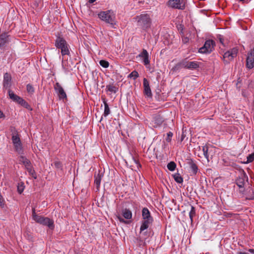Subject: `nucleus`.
I'll use <instances>...</instances> for the list:
<instances>
[{
  "instance_id": "22",
  "label": "nucleus",
  "mask_w": 254,
  "mask_h": 254,
  "mask_svg": "<svg viewBox=\"0 0 254 254\" xmlns=\"http://www.w3.org/2000/svg\"><path fill=\"white\" fill-rule=\"evenodd\" d=\"M19 161L24 165L25 168L32 165L30 160L22 155L19 157Z\"/></svg>"
},
{
  "instance_id": "30",
  "label": "nucleus",
  "mask_w": 254,
  "mask_h": 254,
  "mask_svg": "<svg viewBox=\"0 0 254 254\" xmlns=\"http://www.w3.org/2000/svg\"><path fill=\"white\" fill-rule=\"evenodd\" d=\"M195 207L192 205L190 206V210L189 212V217L191 223L193 222V218L195 216Z\"/></svg>"
},
{
  "instance_id": "18",
  "label": "nucleus",
  "mask_w": 254,
  "mask_h": 254,
  "mask_svg": "<svg viewBox=\"0 0 254 254\" xmlns=\"http://www.w3.org/2000/svg\"><path fill=\"white\" fill-rule=\"evenodd\" d=\"M8 35L6 33L0 35V48L4 47L8 42Z\"/></svg>"
},
{
  "instance_id": "20",
  "label": "nucleus",
  "mask_w": 254,
  "mask_h": 254,
  "mask_svg": "<svg viewBox=\"0 0 254 254\" xmlns=\"http://www.w3.org/2000/svg\"><path fill=\"white\" fill-rule=\"evenodd\" d=\"M11 140L13 144H15V143H17L19 142H21L20 138L17 131L15 130L12 132Z\"/></svg>"
},
{
  "instance_id": "3",
  "label": "nucleus",
  "mask_w": 254,
  "mask_h": 254,
  "mask_svg": "<svg viewBox=\"0 0 254 254\" xmlns=\"http://www.w3.org/2000/svg\"><path fill=\"white\" fill-rule=\"evenodd\" d=\"M32 219L37 223L46 226L49 229L53 230L55 228L54 221L48 217L37 215L35 212V208H32Z\"/></svg>"
},
{
  "instance_id": "47",
  "label": "nucleus",
  "mask_w": 254,
  "mask_h": 254,
  "mask_svg": "<svg viewBox=\"0 0 254 254\" xmlns=\"http://www.w3.org/2000/svg\"><path fill=\"white\" fill-rule=\"evenodd\" d=\"M132 159L133 161V162L136 164L138 166H140V164L139 163L138 161L136 160L133 157H132Z\"/></svg>"
},
{
  "instance_id": "26",
  "label": "nucleus",
  "mask_w": 254,
  "mask_h": 254,
  "mask_svg": "<svg viewBox=\"0 0 254 254\" xmlns=\"http://www.w3.org/2000/svg\"><path fill=\"white\" fill-rule=\"evenodd\" d=\"M148 237V233L147 231H144V230H142L141 231V227L140 228V236L139 237V240L141 242H143L144 240H146Z\"/></svg>"
},
{
  "instance_id": "40",
  "label": "nucleus",
  "mask_w": 254,
  "mask_h": 254,
  "mask_svg": "<svg viewBox=\"0 0 254 254\" xmlns=\"http://www.w3.org/2000/svg\"><path fill=\"white\" fill-rule=\"evenodd\" d=\"M187 60L188 58H185L181 61H180V63L181 64V66L182 68H184L187 69Z\"/></svg>"
},
{
  "instance_id": "29",
  "label": "nucleus",
  "mask_w": 254,
  "mask_h": 254,
  "mask_svg": "<svg viewBox=\"0 0 254 254\" xmlns=\"http://www.w3.org/2000/svg\"><path fill=\"white\" fill-rule=\"evenodd\" d=\"M26 90L27 93L30 95L32 96L34 94L35 92V88L31 84H28L26 85Z\"/></svg>"
},
{
  "instance_id": "7",
  "label": "nucleus",
  "mask_w": 254,
  "mask_h": 254,
  "mask_svg": "<svg viewBox=\"0 0 254 254\" xmlns=\"http://www.w3.org/2000/svg\"><path fill=\"white\" fill-rule=\"evenodd\" d=\"M215 42L212 40H206L203 47L200 48L198 52L201 54H210L214 50Z\"/></svg>"
},
{
  "instance_id": "34",
  "label": "nucleus",
  "mask_w": 254,
  "mask_h": 254,
  "mask_svg": "<svg viewBox=\"0 0 254 254\" xmlns=\"http://www.w3.org/2000/svg\"><path fill=\"white\" fill-rule=\"evenodd\" d=\"M176 168V164L173 161H171L167 164V168L169 170H170L171 171H174L175 170Z\"/></svg>"
},
{
  "instance_id": "42",
  "label": "nucleus",
  "mask_w": 254,
  "mask_h": 254,
  "mask_svg": "<svg viewBox=\"0 0 254 254\" xmlns=\"http://www.w3.org/2000/svg\"><path fill=\"white\" fill-rule=\"evenodd\" d=\"M254 160V152L249 154L247 156V161L246 162L247 163H251L253 162Z\"/></svg>"
},
{
  "instance_id": "39",
  "label": "nucleus",
  "mask_w": 254,
  "mask_h": 254,
  "mask_svg": "<svg viewBox=\"0 0 254 254\" xmlns=\"http://www.w3.org/2000/svg\"><path fill=\"white\" fill-rule=\"evenodd\" d=\"M99 64L101 66L104 68H107L109 65V62L105 60H101Z\"/></svg>"
},
{
  "instance_id": "9",
  "label": "nucleus",
  "mask_w": 254,
  "mask_h": 254,
  "mask_svg": "<svg viewBox=\"0 0 254 254\" xmlns=\"http://www.w3.org/2000/svg\"><path fill=\"white\" fill-rule=\"evenodd\" d=\"M246 66L249 69H252L254 67V47L253 49L248 53Z\"/></svg>"
},
{
  "instance_id": "19",
  "label": "nucleus",
  "mask_w": 254,
  "mask_h": 254,
  "mask_svg": "<svg viewBox=\"0 0 254 254\" xmlns=\"http://www.w3.org/2000/svg\"><path fill=\"white\" fill-rule=\"evenodd\" d=\"M103 177V174L102 173H98V174H95L94 175V183L96 185V189L97 190H99L101 181Z\"/></svg>"
},
{
  "instance_id": "23",
  "label": "nucleus",
  "mask_w": 254,
  "mask_h": 254,
  "mask_svg": "<svg viewBox=\"0 0 254 254\" xmlns=\"http://www.w3.org/2000/svg\"><path fill=\"white\" fill-rule=\"evenodd\" d=\"M122 214L124 217L127 219H130L132 218V212L128 209L125 208L123 209Z\"/></svg>"
},
{
  "instance_id": "24",
  "label": "nucleus",
  "mask_w": 254,
  "mask_h": 254,
  "mask_svg": "<svg viewBox=\"0 0 254 254\" xmlns=\"http://www.w3.org/2000/svg\"><path fill=\"white\" fill-rule=\"evenodd\" d=\"M15 151L19 154L23 153V147L21 142L16 143L13 144Z\"/></svg>"
},
{
  "instance_id": "48",
  "label": "nucleus",
  "mask_w": 254,
  "mask_h": 254,
  "mask_svg": "<svg viewBox=\"0 0 254 254\" xmlns=\"http://www.w3.org/2000/svg\"><path fill=\"white\" fill-rule=\"evenodd\" d=\"M5 115L3 113V112L0 110V118H4Z\"/></svg>"
},
{
  "instance_id": "49",
  "label": "nucleus",
  "mask_w": 254,
  "mask_h": 254,
  "mask_svg": "<svg viewBox=\"0 0 254 254\" xmlns=\"http://www.w3.org/2000/svg\"><path fill=\"white\" fill-rule=\"evenodd\" d=\"M2 202H3L2 196L0 194V205H2Z\"/></svg>"
},
{
  "instance_id": "43",
  "label": "nucleus",
  "mask_w": 254,
  "mask_h": 254,
  "mask_svg": "<svg viewBox=\"0 0 254 254\" xmlns=\"http://www.w3.org/2000/svg\"><path fill=\"white\" fill-rule=\"evenodd\" d=\"M167 136L166 138V140L168 142H170L171 141L173 133L171 131H169L167 133Z\"/></svg>"
},
{
  "instance_id": "53",
  "label": "nucleus",
  "mask_w": 254,
  "mask_h": 254,
  "mask_svg": "<svg viewBox=\"0 0 254 254\" xmlns=\"http://www.w3.org/2000/svg\"><path fill=\"white\" fill-rule=\"evenodd\" d=\"M102 119H103V116L101 117V120H100V122H101V120H102Z\"/></svg>"
},
{
  "instance_id": "16",
  "label": "nucleus",
  "mask_w": 254,
  "mask_h": 254,
  "mask_svg": "<svg viewBox=\"0 0 254 254\" xmlns=\"http://www.w3.org/2000/svg\"><path fill=\"white\" fill-rule=\"evenodd\" d=\"M199 67V63L196 61H190L187 60V69L194 70Z\"/></svg>"
},
{
  "instance_id": "1",
  "label": "nucleus",
  "mask_w": 254,
  "mask_h": 254,
  "mask_svg": "<svg viewBox=\"0 0 254 254\" xmlns=\"http://www.w3.org/2000/svg\"><path fill=\"white\" fill-rule=\"evenodd\" d=\"M134 19L136 21V25L138 28L146 31L150 28L152 24V19L149 14L142 13L136 16Z\"/></svg>"
},
{
  "instance_id": "50",
  "label": "nucleus",
  "mask_w": 254,
  "mask_h": 254,
  "mask_svg": "<svg viewBox=\"0 0 254 254\" xmlns=\"http://www.w3.org/2000/svg\"><path fill=\"white\" fill-rule=\"evenodd\" d=\"M248 251L251 254H254V249H249Z\"/></svg>"
},
{
  "instance_id": "46",
  "label": "nucleus",
  "mask_w": 254,
  "mask_h": 254,
  "mask_svg": "<svg viewBox=\"0 0 254 254\" xmlns=\"http://www.w3.org/2000/svg\"><path fill=\"white\" fill-rule=\"evenodd\" d=\"M240 2H241L243 3H249L251 0H238Z\"/></svg>"
},
{
  "instance_id": "52",
  "label": "nucleus",
  "mask_w": 254,
  "mask_h": 254,
  "mask_svg": "<svg viewBox=\"0 0 254 254\" xmlns=\"http://www.w3.org/2000/svg\"><path fill=\"white\" fill-rule=\"evenodd\" d=\"M96 0H89L88 2L90 3H93L95 2Z\"/></svg>"
},
{
  "instance_id": "13",
  "label": "nucleus",
  "mask_w": 254,
  "mask_h": 254,
  "mask_svg": "<svg viewBox=\"0 0 254 254\" xmlns=\"http://www.w3.org/2000/svg\"><path fill=\"white\" fill-rule=\"evenodd\" d=\"M164 119L159 114L154 115L153 117V120L152 121L153 123V127H157L159 126H160L163 122Z\"/></svg>"
},
{
  "instance_id": "17",
  "label": "nucleus",
  "mask_w": 254,
  "mask_h": 254,
  "mask_svg": "<svg viewBox=\"0 0 254 254\" xmlns=\"http://www.w3.org/2000/svg\"><path fill=\"white\" fill-rule=\"evenodd\" d=\"M73 64L71 62L70 64L68 62H64L62 61V68L65 73H67L72 70Z\"/></svg>"
},
{
  "instance_id": "5",
  "label": "nucleus",
  "mask_w": 254,
  "mask_h": 254,
  "mask_svg": "<svg viewBox=\"0 0 254 254\" xmlns=\"http://www.w3.org/2000/svg\"><path fill=\"white\" fill-rule=\"evenodd\" d=\"M142 217L143 221L141 225V231L146 230L153 221V218L146 207H144L142 210Z\"/></svg>"
},
{
  "instance_id": "27",
  "label": "nucleus",
  "mask_w": 254,
  "mask_h": 254,
  "mask_svg": "<svg viewBox=\"0 0 254 254\" xmlns=\"http://www.w3.org/2000/svg\"><path fill=\"white\" fill-rule=\"evenodd\" d=\"M103 102L104 104V111L103 116L106 117L110 114V109L107 102L104 100Z\"/></svg>"
},
{
  "instance_id": "2",
  "label": "nucleus",
  "mask_w": 254,
  "mask_h": 254,
  "mask_svg": "<svg viewBox=\"0 0 254 254\" xmlns=\"http://www.w3.org/2000/svg\"><path fill=\"white\" fill-rule=\"evenodd\" d=\"M98 17L102 21L109 24L111 27L115 28L117 24L116 14L112 10L102 11L98 14Z\"/></svg>"
},
{
  "instance_id": "38",
  "label": "nucleus",
  "mask_w": 254,
  "mask_h": 254,
  "mask_svg": "<svg viewBox=\"0 0 254 254\" xmlns=\"http://www.w3.org/2000/svg\"><path fill=\"white\" fill-rule=\"evenodd\" d=\"M182 68L180 62L178 63L174 67H172V70L174 72L179 71Z\"/></svg>"
},
{
  "instance_id": "14",
  "label": "nucleus",
  "mask_w": 254,
  "mask_h": 254,
  "mask_svg": "<svg viewBox=\"0 0 254 254\" xmlns=\"http://www.w3.org/2000/svg\"><path fill=\"white\" fill-rule=\"evenodd\" d=\"M8 93L9 98L13 101L16 102L19 104L23 100L22 98L15 94L10 89H8Z\"/></svg>"
},
{
  "instance_id": "44",
  "label": "nucleus",
  "mask_w": 254,
  "mask_h": 254,
  "mask_svg": "<svg viewBox=\"0 0 254 254\" xmlns=\"http://www.w3.org/2000/svg\"><path fill=\"white\" fill-rule=\"evenodd\" d=\"M55 167L57 169H61L62 167V164L60 161H55L54 163Z\"/></svg>"
},
{
  "instance_id": "37",
  "label": "nucleus",
  "mask_w": 254,
  "mask_h": 254,
  "mask_svg": "<svg viewBox=\"0 0 254 254\" xmlns=\"http://www.w3.org/2000/svg\"><path fill=\"white\" fill-rule=\"evenodd\" d=\"M24 189V183L22 182H21L20 183H18L17 186V191L19 193H21Z\"/></svg>"
},
{
  "instance_id": "15",
  "label": "nucleus",
  "mask_w": 254,
  "mask_h": 254,
  "mask_svg": "<svg viewBox=\"0 0 254 254\" xmlns=\"http://www.w3.org/2000/svg\"><path fill=\"white\" fill-rule=\"evenodd\" d=\"M140 57L143 58V63L145 65L149 64L150 60H149V56L147 51L143 49L142 52L139 55Z\"/></svg>"
},
{
  "instance_id": "33",
  "label": "nucleus",
  "mask_w": 254,
  "mask_h": 254,
  "mask_svg": "<svg viewBox=\"0 0 254 254\" xmlns=\"http://www.w3.org/2000/svg\"><path fill=\"white\" fill-rule=\"evenodd\" d=\"M107 90L111 93H116L118 90V88L113 85H108L106 86Z\"/></svg>"
},
{
  "instance_id": "36",
  "label": "nucleus",
  "mask_w": 254,
  "mask_h": 254,
  "mask_svg": "<svg viewBox=\"0 0 254 254\" xmlns=\"http://www.w3.org/2000/svg\"><path fill=\"white\" fill-rule=\"evenodd\" d=\"M19 104L28 110H32V108L30 105L23 99Z\"/></svg>"
},
{
  "instance_id": "12",
  "label": "nucleus",
  "mask_w": 254,
  "mask_h": 254,
  "mask_svg": "<svg viewBox=\"0 0 254 254\" xmlns=\"http://www.w3.org/2000/svg\"><path fill=\"white\" fill-rule=\"evenodd\" d=\"M55 90L59 95L60 99L66 98V95L63 88L58 82H57L54 86Z\"/></svg>"
},
{
  "instance_id": "28",
  "label": "nucleus",
  "mask_w": 254,
  "mask_h": 254,
  "mask_svg": "<svg viewBox=\"0 0 254 254\" xmlns=\"http://www.w3.org/2000/svg\"><path fill=\"white\" fill-rule=\"evenodd\" d=\"M209 147L207 145H205L202 146V150L204 157L209 161V155H208Z\"/></svg>"
},
{
  "instance_id": "4",
  "label": "nucleus",
  "mask_w": 254,
  "mask_h": 254,
  "mask_svg": "<svg viewBox=\"0 0 254 254\" xmlns=\"http://www.w3.org/2000/svg\"><path fill=\"white\" fill-rule=\"evenodd\" d=\"M55 45L58 49L61 50V54L63 56H70L69 46L64 39L60 36L57 37L55 40Z\"/></svg>"
},
{
  "instance_id": "21",
  "label": "nucleus",
  "mask_w": 254,
  "mask_h": 254,
  "mask_svg": "<svg viewBox=\"0 0 254 254\" xmlns=\"http://www.w3.org/2000/svg\"><path fill=\"white\" fill-rule=\"evenodd\" d=\"M188 164L193 174H196L198 171V168L195 162L192 160H190L188 162Z\"/></svg>"
},
{
  "instance_id": "6",
  "label": "nucleus",
  "mask_w": 254,
  "mask_h": 254,
  "mask_svg": "<svg viewBox=\"0 0 254 254\" xmlns=\"http://www.w3.org/2000/svg\"><path fill=\"white\" fill-rule=\"evenodd\" d=\"M240 173V175L236 178L235 182L240 189V193L243 194L245 191L244 186L245 182H248V177L243 169H241Z\"/></svg>"
},
{
  "instance_id": "25",
  "label": "nucleus",
  "mask_w": 254,
  "mask_h": 254,
  "mask_svg": "<svg viewBox=\"0 0 254 254\" xmlns=\"http://www.w3.org/2000/svg\"><path fill=\"white\" fill-rule=\"evenodd\" d=\"M223 58L224 61L226 63H229V62L233 59L231 54L228 51L224 53Z\"/></svg>"
},
{
  "instance_id": "41",
  "label": "nucleus",
  "mask_w": 254,
  "mask_h": 254,
  "mask_svg": "<svg viewBox=\"0 0 254 254\" xmlns=\"http://www.w3.org/2000/svg\"><path fill=\"white\" fill-rule=\"evenodd\" d=\"M238 49L236 48H233L231 50L228 51L231 54L232 57L234 58L236 57L238 53Z\"/></svg>"
},
{
  "instance_id": "32",
  "label": "nucleus",
  "mask_w": 254,
  "mask_h": 254,
  "mask_svg": "<svg viewBox=\"0 0 254 254\" xmlns=\"http://www.w3.org/2000/svg\"><path fill=\"white\" fill-rule=\"evenodd\" d=\"M173 178L178 183L181 184L183 182V179L179 173L173 175Z\"/></svg>"
},
{
  "instance_id": "35",
  "label": "nucleus",
  "mask_w": 254,
  "mask_h": 254,
  "mask_svg": "<svg viewBox=\"0 0 254 254\" xmlns=\"http://www.w3.org/2000/svg\"><path fill=\"white\" fill-rule=\"evenodd\" d=\"M139 76V74L136 70L132 71L128 75V78H132L135 80Z\"/></svg>"
},
{
  "instance_id": "11",
  "label": "nucleus",
  "mask_w": 254,
  "mask_h": 254,
  "mask_svg": "<svg viewBox=\"0 0 254 254\" xmlns=\"http://www.w3.org/2000/svg\"><path fill=\"white\" fill-rule=\"evenodd\" d=\"M2 84L4 88L9 89L11 85V76L9 73L6 72L4 74Z\"/></svg>"
},
{
  "instance_id": "10",
  "label": "nucleus",
  "mask_w": 254,
  "mask_h": 254,
  "mask_svg": "<svg viewBox=\"0 0 254 254\" xmlns=\"http://www.w3.org/2000/svg\"><path fill=\"white\" fill-rule=\"evenodd\" d=\"M143 85L144 87V94L148 97L151 98L152 96L151 89L149 86V83L148 80L144 78L143 80Z\"/></svg>"
},
{
  "instance_id": "31",
  "label": "nucleus",
  "mask_w": 254,
  "mask_h": 254,
  "mask_svg": "<svg viewBox=\"0 0 254 254\" xmlns=\"http://www.w3.org/2000/svg\"><path fill=\"white\" fill-rule=\"evenodd\" d=\"M27 171L28 172L29 174L32 177H33L34 179L37 178V176L36 175L35 172L32 166H30L28 167H27L25 168Z\"/></svg>"
},
{
  "instance_id": "45",
  "label": "nucleus",
  "mask_w": 254,
  "mask_h": 254,
  "mask_svg": "<svg viewBox=\"0 0 254 254\" xmlns=\"http://www.w3.org/2000/svg\"><path fill=\"white\" fill-rule=\"evenodd\" d=\"M247 199L254 200V189H252V193L249 195L247 197Z\"/></svg>"
},
{
  "instance_id": "8",
  "label": "nucleus",
  "mask_w": 254,
  "mask_h": 254,
  "mask_svg": "<svg viewBox=\"0 0 254 254\" xmlns=\"http://www.w3.org/2000/svg\"><path fill=\"white\" fill-rule=\"evenodd\" d=\"M167 5L172 8L181 10H184L186 7L184 0H169Z\"/></svg>"
},
{
  "instance_id": "51",
  "label": "nucleus",
  "mask_w": 254,
  "mask_h": 254,
  "mask_svg": "<svg viewBox=\"0 0 254 254\" xmlns=\"http://www.w3.org/2000/svg\"><path fill=\"white\" fill-rule=\"evenodd\" d=\"M119 220L120 221V222H124V223H126V221L122 218L121 217H119Z\"/></svg>"
}]
</instances>
